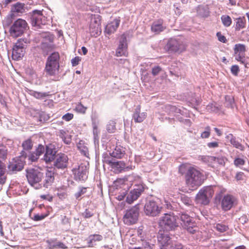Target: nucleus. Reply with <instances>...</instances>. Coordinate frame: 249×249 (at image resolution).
I'll list each match as a JSON object with an SVG mask.
<instances>
[{"label": "nucleus", "instance_id": "nucleus-1", "mask_svg": "<svg viewBox=\"0 0 249 249\" xmlns=\"http://www.w3.org/2000/svg\"><path fill=\"white\" fill-rule=\"evenodd\" d=\"M186 170L185 178L187 187L191 190H196L203 182V174L194 167H189L186 169L185 165L180 166L179 171L180 173L183 174Z\"/></svg>", "mask_w": 249, "mask_h": 249}, {"label": "nucleus", "instance_id": "nucleus-2", "mask_svg": "<svg viewBox=\"0 0 249 249\" xmlns=\"http://www.w3.org/2000/svg\"><path fill=\"white\" fill-rule=\"evenodd\" d=\"M157 238L160 247L168 248V249H181V244L173 242L167 231L160 230Z\"/></svg>", "mask_w": 249, "mask_h": 249}, {"label": "nucleus", "instance_id": "nucleus-3", "mask_svg": "<svg viewBox=\"0 0 249 249\" xmlns=\"http://www.w3.org/2000/svg\"><path fill=\"white\" fill-rule=\"evenodd\" d=\"M60 55L58 52L52 53L47 58L45 71L50 75H54L59 69Z\"/></svg>", "mask_w": 249, "mask_h": 249}, {"label": "nucleus", "instance_id": "nucleus-4", "mask_svg": "<svg viewBox=\"0 0 249 249\" xmlns=\"http://www.w3.org/2000/svg\"><path fill=\"white\" fill-rule=\"evenodd\" d=\"M28 27L27 22L21 18L16 20L9 30V33L11 36L17 38L23 34L24 31Z\"/></svg>", "mask_w": 249, "mask_h": 249}, {"label": "nucleus", "instance_id": "nucleus-5", "mask_svg": "<svg viewBox=\"0 0 249 249\" xmlns=\"http://www.w3.org/2000/svg\"><path fill=\"white\" fill-rule=\"evenodd\" d=\"M104 163L109 165L115 173H120L123 171H128L132 169V166H126L123 161H116L115 160L110 159L109 158L105 157L103 160Z\"/></svg>", "mask_w": 249, "mask_h": 249}, {"label": "nucleus", "instance_id": "nucleus-6", "mask_svg": "<svg viewBox=\"0 0 249 249\" xmlns=\"http://www.w3.org/2000/svg\"><path fill=\"white\" fill-rule=\"evenodd\" d=\"M26 172L28 182L31 186L38 184L43 178V173L39 169H28Z\"/></svg>", "mask_w": 249, "mask_h": 249}, {"label": "nucleus", "instance_id": "nucleus-7", "mask_svg": "<svg viewBox=\"0 0 249 249\" xmlns=\"http://www.w3.org/2000/svg\"><path fill=\"white\" fill-rule=\"evenodd\" d=\"M159 223L160 227L164 228L166 231L173 230L178 227L175 217L167 213L160 217Z\"/></svg>", "mask_w": 249, "mask_h": 249}, {"label": "nucleus", "instance_id": "nucleus-8", "mask_svg": "<svg viewBox=\"0 0 249 249\" xmlns=\"http://www.w3.org/2000/svg\"><path fill=\"white\" fill-rule=\"evenodd\" d=\"M213 191L209 186L205 187L200 190L196 195V199L198 203L207 205L209 202V199L213 196Z\"/></svg>", "mask_w": 249, "mask_h": 249}, {"label": "nucleus", "instance_id": "nucleus-9", "mask_svg": "<svg viewBox=\"0 0 249 249\" xmlns=\"http://www.w3.org/2000/svg\"><path fill=\"white\" fill-rule=\"evenodd\" d=\"M182 226L190 233H194L198 230L196 223L193 221L192 217L186 213H182L180 215Z\"/></svg>", "mask_w": 249, "mask_h": 249}, {"label": "nucleus", "instance_id": "nucleus-10", "mask_svg": "<svg viewBox=\"0 0 249 249\" xmlns=\"http://www.w3.org/2000/svg\"><path fill=\"white\" fill-rule=\"evenodd\" d=\"M201 160L208 165L212 167H216L219 166H224L227 159L223 156L216 157L210 156H202L201 157Z\"/></svg>", "mask_w": 249, "mask_h": 249}, {"label": "nucleus", "instance_id": "nucleus-11", "mask_svg": "<svg viewBox=\"0 0 249 249\" xmlns=\"http://www.w3.org/2000/svg\"><path fill=\"white\" fill-rule=\"evenodd\" d=\"M139 208L137 205L128 210L124 216V221L127 225L135 224L138 219Z\"/></svg>", "mask_w": 249, "mask_h": 249}, {"label": "nucleus", "instance_id": "nucleus-12", "mask_svg": "<svg viewBox=\"0 0 249 249\" xmlns=\"http://www.w3.org/2000/svg\"><path fill=\"white\" fill-rule=\"evenodd\" d=\"M161 209L155 201L149 200L145 204L144 212L147 215L156 216L160 213Z\"/></svg>", "mask_w": 249, "mask_h": 249}, {"label": "nucleus", "instance_id": "nucleus-13", "mask_svg": "<svg viewBox=\"0 0 249 249\" xmlns=\"http://www.w3.org/2000/svg\"><path fill=\"white\" fill-rule=\"evenodd\" d=\"M23 39H18L13 48L12 57L16 60L21 58L25 53V43Z\"/></svg>", "mask_w": 249, "mask_h": 249}, {"label": "nucleus", "instance_id": "nucleus-14", "mask_svg": "<svg viewBox=\"0 0 249 249\" xmlns=\"http://www.w3.org/2000/svg\"><path fill=\"white\" fill-rule=\"evenodd\" d=\"M101 20L99 16L92 18L89 26V33L91 36L97 37L101 33Z\"/></svg>", "mask_w": 249, "mask_h": 249}, {"label": "nucleus", "instance_id": "nucleus-15", "mask_svg": "<svg viewBox=\"0 0 249 249\" xmlns=\"http://www.w3.org/2000/svg\"><path fill=\"white\" fill-rule=\"evenodd\" d=\"M127 36V35L126 33H124L120 36L119 38V44L116 51V55L117 56H126L127 55V44L126 42Z\"/></svg>", "mask_w": 249, "mask_h": 249}, {"label": "nucleus", "instance_id": "nucleus-16", "mask_svg": "<svg viewBox=\"0 0 249 249\" xmlns=\"http://www.w3.org/2000/svg\"><path fill=\"white\" fill-rule=\"evenodd\" d=\"M246 51V46L242 44L235 45L234 48V56L235 59L240 62L242 64H245L247 67V64L245 62V52Z\"/></svg>", "mask_w": 249, "mask_h": 249}, {"label": "nucleus", "instance_id": "nucleus-17", "mask_svg": "<svg viewBox=\"0 0 249 249\" xmlns=\"http://www.w3.org/2000/svg\"><path fill=\"white\" fill-rule=\"evenodd\" d=\"M143 191L144 188L142 185H136L135 188L127 195L126 199V202L129 204L132 203L134 200L138 199Z\"/></svg>", "mask_w": 249, "mask_h": 249}, {"label": "nucleus", "instance_id": "nucleus-18", "mask_svg": "<svg viewBox=\"0 0 249 249\" xmlns=\"http://www.w3.org/2000/svg\"><path fill=\"white\" fill-rule=\"evenodd\" d=\"M168 48L174 52H182L185 50L186 46L180 39L171 38L167 43Z\"/></svg>", "mask_w": 249, "mask_h": 249}, {"label": "nucleus", "instance_id": "nucleus-19", "mask_svg": "<svg viewBox=\"0 0 249 249\" xmlns=\"http://www.w3.org/2000/svg\"><path fill=\"white\" fill-rule=\"evenodd\" d=\"M44 18L41 11L34 10L32 13L31 18L32 25L36 27L37 29L41 28V25H44L42 21V18Z\"/></svg>", "mask_w": 249, "mask_h": 249}, {"label": "nucleus", "instance_id": "nucleus-20", "mask_svg": "<svg viewBox=\"0 0 249 249\" xmlns=\"http://www.w3.org/2000/svg\"><path fill=\"white\" fill-rule=\"evenodd\" d=\"M68 164V158L64 154L59 153L56 155L54 166L58 169H63L67 168Z\"/></svg>", "mask_w": 249, "mask_h": 249}, {"label": "nucleus", "instance_id": "nucleus-21", "mask_svg": "<svg viewBox=\"0 0 249 249\" xmlns=\"http://www.w3.org/2000/svg\"><path fill=\"white\" fill-rule=\"evenodd\" d=\"M235 200V197L231 195L224 196L221 200L222 209L225 211L230 210L233 207Z\"/></svg>", "mask_w": 249, "mask_h": 249}, {"label": "nucleus", "instance_id": "nucleus-22", "mask_svg": "<svg viewBox=\"0 0 249 249\" xmlns=\"http://www.w3.org/2000/svg\"><path fill=\"white\" fill-rule=\"evenodd\" d=\"M72 171L76 179L84 180L88 177L87 168L84 165L81 164L79 165L77 168H74Z\"/></svg>", "mask_w": 249, "mask_h": 249}, {"label": "nucleus", "instance_id": "nucleus-23", "mask_svg": "<svg viewBox=\"0 0 249 249\" xmlns=\"http://www.w3.org/2000/svg\"><path fill=\"white\" fill-rule=\"evenodd\" d=\"M23 167L24 163L21 160L14 159L10 162L8 168L10 172L14 173L21 171L23 168Z\"/></svg>", "mask_w": 249, "mask_h": 249}, {"label": "nucleus", "instance_id": "nucleus-24", "mask_svg": "<svg viewBox=\"0 0 249 249\" xmlns=\"http://www.w3.org/2000/svg\"><path fill=\"white\" fill-rule=\"evenodd\" d=\"M120 22V19H115L108 23L105 28V33L109 35L114 33L119 26Z\"/></svg>", "mask_w": 249, "mask_h": 249}, {"label": "nucleus", "instance_id": "nucleus-25", "mask_svg": "<svg viewBox=\"0 0 249 249\" xmlns=\"http://www.w3.org/2000/svg\"><path fill=\"white\" fill-rule=\"evenodd\" d=\"M141 107L138 106L135 110L133 115V118L135 123H141L146 118L147 114L146 112L141 113Z\"/></svg>", "mask_w": 249, "mask_h": 249}, {"label": "nucleus", "instance_id": "nucleus-26", "mask_svg": "<svg viewBox=\"0 0 249 249\" xmlns=\"http://www.w3.org/2000/svg\"><path fill=\"white\" fill-rule=\"evenodd\" d=\"M56 151L55 149L47 146L46 147V152L44 154L43 160L46 163H48L53 160L55 158Z\"/></svg>", "mask_w": 249, "mask_h": 249}, {"label": "nucleus", "instance_id": "nucleus-27", "mask_svg": "<svg viewBox=\"0 0 249 249\" xmlns=\"http://www.w3.org/2000/svg\"><path fill=\"white\" fill-rule=\"evenodd\" d=\"M162 20H159L157 22H154L151 26V30L155 34H159L160 32L163 31L165 27L162 25Z\"/></svg>", "mask_w": 249, "mask_h": 249}, {"label": "nucleus", "instance_id": "nucleus-28", "mask_svg": "<svg viewBox=\"0 0 249 249\" xmlns=\"http://www.w3.org/2000/svg\"><path fill=\"white\" fill-rule=\"evenodd\" d=\"M54 179V173L51 171L48 170L46 173V178L44 184V187L48 188L51 185L53 182Z\"/></svg>", "mask_w": 249, "mask_h": 249}, {"label": "nucleus", "instance_id": "nucleus-29", "mask_svg": "<svg viewBox=\"0 0 249 249\" xmlns=\"http://www.w3.org/2000/svg\"><path fill=\"white\" fill-rule=\"evenodd\" d=\"M125 154V151L123 147L116 146L114 150L110 155L111 157L117 159L122 158Z\"/></svg>", "mask_w": 249, "mask_h": 249}, {"label": "nucleus", "instance_id": "nucleus-30", "mask_svg": "<svg viewBox=\"0 0 249 249\" xmlns=\"http://www.w3.org/2000/svg\"><path fill=\"white\" fill-rule=\"evenodd\" d=\"M25 11V4L20 2H17L13 5L11 8V12L18 14H22Z\"/></svg>", "mask_w": 249, "mask_h": 249}, {"label": "nucleus", "instance_id": "nucleus-31", "mask_svg": "<svg viewBox=\"0 0 249 249\" xmlns=\"http://www.w3.org/2000/svg\"><path fill=\"white\" fill-rule=\"evenodd\" d=\"M29 93L37 99H43L49 95L47 92H38L33 90H30Z\"/></svg>", "mask_w": 249, "mask_h": 249}, {"label": "nucleus", "instance_id": "nucleus-32", "mask_svg": "<svg viewBox=\"0 0 249 249\" xmlns=\"http://www.w3.org/2000/svg\"><path fill=\"white\" fill-rule=\"evenodd\" d=\"M77 148L82 154L87 157H89V154L88 148L87 146L85 145V142L84 141H79L77 144Z\"/></svg>", "mask_w": 249, "mask_h": 249}, {"label": "nucleus", "instance_id": "nucleus-33", "mask_svg": "<svg viewBox=\"0 0 249 249\" xmlns=\"http://www.w3.org/2000/svg\"><path fill=\"white\" fill-rule=\"evenodd\" d=\"M103 239V237L100 234H92L89 236L88 244L89 247H92L96 242L100 241Z\"/></svg>", "mask_w": 249, "mask_h": 249}, {"label": "nucleus", "instance_id": "nucleus-34", "mask_svg": "<svg viewBox=\"0 0 249 249\" xmlns=\"http://www.w3.org/2000/svg\"><path fill=\"white\" fill-rule=\"evenodd\" d=\"M42 40L41 42H53L54 36L50 33L47 32L43 33L41 35Z\"/></svg>", "mask_w": 249, "mask_h": 249}, {"label": "nucleus", "instance_id": "nucleus-35", "mask_svg": "<svg viewBox=\"0 0 249 249\" xmlns=\"http://www.w3.org/2000/svg\"><path fill=\"white\" fill-rule=\"evenodd\" d=\"M41 48L44 51L48 52L54 49L55 45L53 42H41Z\"/></svg>", "mask_w": 249, "mask_h": 249}, {"label": "nucleus", "instance_id": "nucleus-36", "mask_svg": "<svg viewBox=\"0 0 249 249\" xmlns=\"http://www.w3.org/2000/svg\"><path fill=\"white\" fill-rule=\"evenodd\" d=\"M221 19L224 26L229 27L231 25L232 20L230 16L228 15H223L221 16Z\"/></svg>", "mask_w": 249, "mask_h": 249}, {"label": "nucleus", "instance_id": "nucleus-37", "mask_svg": "<svg viewBox=\"0 0 249 249\" xmlns=\"http://www.w3.org/2000/svg\"><path fill=\"white\" fill-rule=\"evenodd\" d=\"M246 24V20L244 18H238L237 19L236 23L235 29L236 30H240L241 29L244 28Z\"/></svg>", "mask_w": 249, "mask_h": 249}, {"label": "nucleus", "instance_id": "nucleus-38", "mask_svg": "<svg viewBox=\"0 0 249 249\" xmlns=\"http://www.w3.org/2000/svg\"><path fill=\"white\" fill-rule=\"evenodd\" d=\"M33 143L32 141L30 139L24 141L22 144L23 148L25 150H31L33 147Z\"/></svg>", "mask_w": 249, "mask_h": 249}, {"label": "nucleus", "instance_id": "nucleus-39", "mask_svg": "<svg viewBox=\"0 0 249 249\" xmlns=\"http://www.w3.org/2000/svg\"><path fill=\"white\" fill-rule=\"evenodd\" d=\"M7 155V149L6 147L2 144H0V159H6Z\"/></svg>", "mask_w": 249, "mask_h": 249}, {"label": "nucleus", "instance_id": "nucleus-40", "mask_svg": "<svg viewBox=\"0 0 249 249\" xmlns=\"http://www.w3.org/2000/svg\"><path fill=\"white\" fill-rule=\"evenodd\" d=\"M214 228L220 232H224L227 231L229 228L228 226L222 223H217Z\"/></svg>", "mask_w": 249, "mask_h": 249}, {"label": "nucleus", "instance_id": "nucleus-41", "mask_svg": "<svg viewBox=\"0 0 249 249\" xmlns=\"http://www.w3.org/2000/svg\"><path fill=\"white\" fill-rule=\"evenodd\" d=\"M116 123L114 121H110L107 126V129L109 133H113L115 129Z\"/></svg>", "mask_w": 249, "mask_h": 249}, {"label": "nucleus", "instance_id": "nucleus-42", "mask_svg": "<svg viewBox=\"0 0 249 249\" xmlns=\"http://www.w3.org/2000/svg\"><path fill=\"white\" fill-rule=\"evenodd\" d=\"M87 107L84 106L81 103H79L75 107V110L78 113L85 114Z\"/></svg>", "mask_w": 249, "mask_h": 249}, {"label": "nucleus", "instance_id": "nucleus-43", "mask_svg": "<svg viewBox=\"0 0 249 249\" xmlns=\"http://www.w3.org/2000/svg\"><path fill=\"white\" fill-rule=\"evenodd\" d=\"M87 188L86 187H79V191L74 195L75 197L78 199L81 196L85 194L87 192Z\"/></svg>", "mask_w": 249, "mask_h": 249}, {"label": "nucleus", "instance_id": "nucleus-44", "mask_svg": "<svg viewBox=\"0 0 249 249\" xmlns=\"http://www.w3.org/2000/svg\"><path fill=\"white\" fill-rule=\"evenodd\" d=\"M230 142L236 148H238L241 150H244V146L239 142L237 141L235 138H231Z\"/></svg>", "mask_w": 249, "mask_h": 249}, {"label": "nucleus", "instance_id": "nucleus-45", "mask_svg": "<svg viewBox=\"0 0 249 249\" xmlns=\"http://www.w3.org/2000/svg\"><path fill=\"white\" fill-rule=\"evenodd\" d=\"M181 201L184 204L187 206L192 205V200L190 197L186 196L185 195H182L181 196Z\"/></svg>", "mask_w": 249, "mask_h": 249}, {"label": "nucleus", "instance_id": "nucleus-46", "mask_svg": "<svg viewBox=\"0 0 249 249\" xmlns=\"http://www.w3.org/2000/svg\"><path fill=\"white\" fill-rule=\"evenodd\" d=\"M142 240V245L144 249H153L154 244H151L146 240Z\"/></svg>", "mask_w": 249, "mask_h": 249}, {"label": "nucleus", "instance_id": "nucleus-47", "mask_svg": "<svg viewBox=\"0 0 249 249\" xmlns=\"http://www.w3.org/2000/svg\"><path fill=\"white\" fill-rule=\"evenodd\" d=\"M211 128L209 126L205 128V130L201 134L202 138H208L210 135Z\"/></svg>", "mask_w": 249, "mask_h": 249}, {"label": "nucleus", "instance_id": "nucleus-48", "mask_svg": "<svg viewBox=\"0 0 249 249\" xmlns=\"http://www.w3.org/2000/svg\"><path fill=\"white\" fill-rule=\"evenodd\" d=\"M245 162V161L243 159L239 158L235 159L234 160V164L237 167L243 165Z\"/></svg>", "mask_w": 249, "mask_h": 249}, {"label": "nucleus", "instance_id": "nucleus-49", "mask_svg": "<svg viewBox=\"0 0 249 249\" xmlns=\"http://www.w3.org/2000/svg\"><path fill=\"white\" fill-rule=\"evenodd\" d=\"M44 146L42 144H39L36 150V153L40 156L44 152Z\"/></svg>", "mask_w": 249, "mask_h": 249}, {"label": "nucleus", "instance_id": "nucleus-50", "mask_svg": "<svg viewBox=\"0 0 249 249\" xmlns=\"http://www.w3.org/2000/svg\"><path fill=\"white\" fill-rule=\"evenodd\" d=\"M53 247L55 249H66L67 248V247L63 243L61 242H56L53 245Z\"/></svg>", "mask_w": 249, "mask_h": 249}, {"label": "nucleus", "instance_id": "nucleus-51", "mask_svg": "<svg viewBox=\"0 0 249 249\" xmlns=\"http://www.w3.org/2000/svg\"><path fill=\"white\" fill-rule=\"evenodd\" d=\"M49 119V117L48 115L44 112H41L39 114V121L41 122H44L45 121L48 120Z\"/></svg>", "mask_w": 249, "mask_h": 249}, {"label": "nucleus", "instance_id": "nucleus-52", "mask_svg": "<svg viewBox=\"0 0 249 249\" xmlns=\"http://www.w3.org/2000/svg\"><path fill=\"white\" fill-rule=\"evenodd\" d=\"M60 133H61V137L62 139H63V141L66 144L70 143L71 142V138L69 137H65L64 134V131H61Z\"/></svg>", "mask_w": 249, "mask_h": 249}, {"label": "nucleus", "instance_id": "nucleus-53", "mask_svg": "<svg viewBox=\"0 0 249 249\" xmlns=\"http://www.w3.org/2000/svg\"><path fill=\"white\" fill-rule=\"evenodd\" d=\"M231 73L233 75L236 76L238 75V73L239 71V68L237 65H233L231 66Z\"/></svg>", "mask_w": 249, "mask_h": 249}, {"label": "nucleus", "instance_id": "nucleus-54", "mask_svg": "<svg viewBox=\"0 0 249 249\" xmlns=\"http://www.w3.org/2000/svg\"><path fill=\"white\" fill-rule=\"evenodd\" d=\"M216 36L219 41L223 43H226V42L227 41V39L225 36H223L220 32L217 33Z\"/></svg>", "mask_w": 249, "mask_h": 249}, {"label": "nucleus", "instance_id": "nucleus-55", "mask_svg": "<svg viewBox=\"0 0 249 249\" xmlns=\"http://www.w3.org/2000/svg\"><path fill=\"white\" fill-rule=\"evenodd\" d=\"M73 118V114L70 113H67L62 116V119L66 121H70Z\"/></svg>", "mask_w": 249, "mask_h": 249}, {"label": "nucleus", "instance_id": "nucleus-56", "mask_svg": "<svg viewBox=\"0 0 249 249\" xmlns=\"http://www.w3.org/2000/svg\"><path fill=\"white\" fill-rule=\"evenodd\" d=\"M83 216L85 218H89L93 215V213L88 209H86L85 211L82 213Z\"/></svg>", "mask_w": 249, "mask_h": 249}, {"label": "nucleus", "instance_id": "nucleus-57", "mask_svg": "<svg viewBox=\"0 0 249 249\" xmlns=\"http://www.w3.org/2000/svg\"><path fill=\"white\" fill-rule=\"evenodd\" d=\"M6 167L4 163L0 160V177L2 176L5 173Z\"/></svg>", "mask_w": 249, "mask_h": 249}, {"label": "nucleus", "instance_id": "nucleus-58", "mask_svg": "<svg viewBox=\"0 0 249 249\" xmlns=\"http://www.w3.org/2000/svg\"><path fill=\"white\" fill-rule=\"evenodd\" d=\"M39 156L36 153H32L29 157V159L32 161L34 162L37 160L39 158Z\"/></svg>", "mask_w": 249, "mask_h": 249}, {"label": "nucleus", "instance_id": "nucleus-59", "mask_svg": "<svg viewBox=\"0 0 249 249\" xmlns=\"http://www.w3.org/2000/svg\"><path fill=\"white\" fill-rule=\"evenodd\" d=\"M161 69L159 66H156L152 68V73L153 75H158L161 71Z\"/></svg>", "mask_w": 249, "mask_h": 249}, {"label": "nucleus", "instance_id": "nucleus-60", "mask_svg": "<svg viewBox=\"0 0 249 249\" xmlns=\"http://www.w3.org/2000/svg\"><path fill=\"white\" fill-rule=\"evenodd\" d=\"M46 217L44 214H36L34 216L32 219L35 221H39L43 219Z\"/></svg>", "mask_w": 249, "mask_h": 249}, {"label": "nucleus", "instance_id": "nucleus-61", "mask_svg": "<svg viewBox=\"0 0 249 249\" xmlns=\"http://www.w3.org/2000/svg\"><path fill=\"white\" fill-rule=\"evenodd\" d=\"M207 146L208 147L210 148H214L218 147L219 143L217 142H208L207 143Z\"/></svg>", "mask_w": 249, "mask_h": 249}, {"label": "nucleus", "instance_id": "nucleus-62", "mask_svg": "<svg viewBox=\"0 0 249 249\" xmlns=\"http://www.w3.org/2000/svg\"><path fill=\"white\" fill-rule=\"evenodd\" d=\"M248 220V219L246 215H242L241 216L239 219V223L244 224L245 223H247Z\"/></svg>", "mask_w": 249, "mask_h": 249}, {"label": "nucleus", "instance_id": "nucleus-63", "mask_svg": "<svg viewBox=\"0 0 249 249\" xmlns=\"http://www.w3.org/2000/svg\"><path fill=\"white\" fill-rule=\"evenodd\" d=\"M80 59L79 57H75L71 60V63L72 66H75L79 64Z\"/></svg>", "mask_w": 249, "mask_h": 249}, {"label": "nucleus", "instance_id": "nucleus-64", "mask_svg": "<svg viewBox=\"0 0 249 249\" xmlns=\"http://www.w3.org/2000/svg\"><path fill=\"white\" fill-rule=\"evenodd\" d=\"M164 205L168 209H172V208L170 201L167 200L166 198H164Z\"/></svg>", "mask_w": 249, "mask_h": 249}]
</instances>
